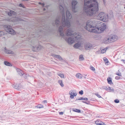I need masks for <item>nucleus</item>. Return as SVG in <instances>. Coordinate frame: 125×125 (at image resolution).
Wrapping results in <instances>:
<instances>
[{"label": "nucleus", "instance_id": "f257e3e1", "mask_svg": "<svg viewBox=\"0 0 125 125\" xmlns=\"http://www.w3.org/2000/svg\"><path fill=\"white\" fill-rule=\"evenodd\" d=\"M98 10V3L95 0H84L83 10L88 16L95 14Z\"/></svg>", "mask_w": 125, "mask_h": 125}, {"label": "nucleus", "instance_id": "f03ea898", "mask_svg": "<svg viewBox=\"0 0 125 125\" xmlns=\"http://www.w3.org/2000/svg\"><path fill=\"white\" fill-rule=\"evenodd\" d=\"M58 31L60 33V36H62L63 38L65 39V41L68 42L69 44H72L75 41H76L80 39L81 38V36L76 32L73 33V31L72 30L69 28L66 31L65 34L67 36H69L72 35L73 36V38L71 37H69L68 38H65V36L63 32V28L61 26H60L58 29Z\"/></svg>", "mask_w": 125, "mask_h": 125}, {"label": "nucleus", "instance_id": "7ed1b4c3", "mask_svg": "<svg viewBox=\"0 0 125 125\" xmlns=\"http://www.w3.org/2000/svg\"><path fill=\"white\" fill-rule=\"evenodd\" d=\"M59 8L60 11L62 14V25L63 27L66 26L68 28L70 27V26L69 19H70L72 17L71 14L68 10L66 11V18L65 20L64 10L63 7L61 5H60L59 6Z\"/></svg>", "mask_w": 125, "mask_h": 125}, {"label": "nucleus", "instance_id": "20e7f679", "mask_svg": "<svg viewBox=\"0 0 125 125\" xmlns=\"http://www.w3.org/2000/svg\"><path fill=\"white\" fill-rule=\"evenodd\" d=\"M97 24L94 20L88 21L85 28L90 32L99 33L102 32V28L100 29L95 26Z\"/></svg>", "mask_w": 125, "mask_h": 125}, {"label": "nucleus", "instance_id": "39448f33", "mask_svg": "<svg viewBox=\"0 0 125 125\" xmlns=\"http://www.w3.org/2000/svg\"><path fill=\"white\" fill-rule=\"evenodd\" d=\"M4 27L6 31L8 33L14 34L15 33V31L12 28L10 25H5Z\"/></svg>", "mask_w": 125, "mask_h": 125}, {"label": "nucleus", "instance_id": "423d86ee", "mask_svg": "<svg viewBox=\"0 0 125 125\" xmlns=\"http://www.w3.org/2000/svg\"><path fill=\"white\" fill-rule=\"evenodd\" d=\"M77 3V1L76 0L73 1L72 3V11L74 12H77L78 10L76 5Z\"/></svg>", "mask_w": 125, "mask_h": 125}, {"label": "nucleus", "instance_id": "0eeeda50", "mask_svg": "<svg viewBox=\"0 0 125 125\" xmlns=\"http://www.w3.org/2000/svg\"><path fill=\"white\" fill-rule=\"evenodd\" d=\"M102 41L105 44H108L112 43L109 35L106 36L104 38Z\"/></svg>", "mask_w": 125, "mask_h": 125}, {"label": "nucleus", "instance_id": "6e6552de", "mask_svg": "<svg viewBox=\"0 0 125 125\" xmlns=\"http://www.w3.org/2000/svg\"><path fill=\"white\" fill-rule=\"evenodd\" d=\"M111 18L108 17V15L102 12V21L104 22H107L109 18Z\"/></svg>", "mask_w": 125, "mask_h": 125}, {"label": "nucleus", "instance_id": "1a4fd4ad", "mask_svg": "<svg viewBox=\"0 0 125 125\" xmlns=\"http://www.w3.org/2000/svg\"><path fill=\"white\" fill-rule=\"evenodd\" d=\"M112 43L115 42L117 39V36L115 34H111L109 35Z\"/></svg>", "mask_w": 125, "mask_h": 125}, {"label": "nucleus", "instance_id": "9d476101", "mask_svg": "<svg viewBox=\"0 0 125 125\" xmlns=\"http://www.w3.org/2000/svg\"><path fill=\"white\" fill-rule=\"evenodd\" d=\"M42 48V47L40 45L33 46L32 48V50L34 52H37L40 50Z\"/></svg>", "mask_w": 125, "mask_h": 125}, {"label": "nucleus", "instance_id": "9b49d317", "mask_svg": "<svg viewBox=\"0 0 125 125\" xmlns=\"http://www.w3.org/2000/svg\"><path fill=\"white\" fill-rule=\"evenodd\" d=\"M84 46L86 50H89L92 47V45L91 44L88 43L85 44Z\"/></svg>", "mask_w": 125, "mask_h": 125}, {"label": "nucleus", "instance_id": "f8f14e48", "mask_svg": "<svg viewBox=\"0 0 125 125\" xmlns=\"http://www.w3.org/2000/svg\"><path fill=\"white\" fill-rule=\"evenodd\" d=\"M69 94L70 95V98L72 99L73 98L74 96H76L77 94L74 93L73 90L70 91L69 93Z\"/></svg>", "mask_w": 125, "mask_h": 125}, {"label": "nucleus", "instance_id": "ddd939ff", "mask_svg": "<svg viewBox=\"0 0 125 125\" xmlns=\"http://www.w3.org/2000/svg\"><path fill=\"white\" fill-rule=\"evenodd\" d=\"M61 18V16H59L58 18L56 19L55 21V23L56 25L57 26H59L60 24V20Z\"/></svg>", "mask_w": 125, "mask_h": 125}, {"label": "nucleus", "instance_id": "4468645a", "mask_svg": "<svg viewBox=\"0 0 125 125\" xmlns=\"http://www.w3.org/2000/svg\"><path fill=\"white\" fill-rule=\"evenodd\" d=\"M17 72L18 74L21 76H22L24 74L23 72L20 69L17 68L16 69Z\"/></svg>", "mask_w": 125, "mask_h": 125}, {"label": "nucleus", "instance_id": "2eb2a0df", "mask_svg": "<svg viewBox=\"0 0 125 125\" xmlns=\"http://www.w3.org/2000/svg\"><path fill=\"white\" fill-rule=\"evenodd\" d=\"M107 30H108L107 27L105 24L104 23L102 24V32L105 30L106 31Z\"/></svg>", "mask_w": 125, "mask_h": 125}, {"label": "nucleus", "instance_id": "dca6fc26", "mask_svg": "<svg viewBox=\"0 0 125 125\" xmlns=\"http://www.w3.org/2000/svg\"><path fill=\"white\" fill-rule=\"evenodd\" d=\"M6 48H5L4 51L6 53L8 54H13L14 53L13 52V51L10 50L6 49Z\"/></svg>", "mask_w": 125, "mask_h": 125}, {"label": "nucleus", "instance_id": "f3484780", "mask_svg": "<svg viewBox=\"0 0 125 125\" xmlns=\"http://www.w3.org/2000/svg\"><path fill=\"white\" fill-rule=\"evenodd\" d=\"M13 86L15 89L18 90H19L21 87V86L17 84H14L13 85Z\"/></svg>", "mask_w": 125, "mask_h": 125}, {"label": "nucleus", "instance_id": "a211bd4d", "mask_svg": "<svg viewBox=\"0 0 125 125\" xmlns=\"http://www.w3.org/2000/svg\"><path fill=\"white\" fill-rule=\"evenodd\" d=\"M53 56L55 58H57L60 60H62V58L60 55H58L53 54Z\"/></svg>", "mask_w": 125, "mask_h": 125}, {"label": "nucleus", "instance_id": "6ab92c4d", "mask_svg": "<svg viewBox=\"0 0 125 125\" xmlns=\"http://www.w3.org/2000/svg\"><path fill=\"white\" fill-rule=\"evenodd\" d=\"M103 60L104 62H105V64L106 65H108V63H109V61L107 58L105 57H104L103 58Z\"/></svg>", "mask_w": 125, "mask_h": 125}, {"label": "nucleus", "instance_id": "aec40b11", "mask_svg": "<svg viewBox=\"0 0 125 125\" xmlns=\"http://www.w3.org/2000/svg\"><path fill=\"white\" fill-rule=\"evenodd\" d=\"M107 81L108 83L111 84H113V83L112 80V79L111 78L108 77L107 79Z\"/></svg>", "mask_w": 125, "mask_h": 125}, {"label": "nucleus", "instance_id": "412c9836", "mask_svg": "<svg viewBox=\"0 0 125 125\" xmlns=\"http://www.w3.org/2000/svg\"><path fill=\"white\" fill-rule=\"evenodd\" d=\"M4 63L5 65L7 66H12L11 64L7 61H5L4 62Z\"/></svg>", "mask_w": 125, "mask_h": 125}, {"label": "nucleus", "instance_id": "4be33fe9", "mask_svg": "<svg viewBox=\"0 0 125 125\" xmlns=\"http://www.w3.org/2000/svg\"><path fill=\"white\" fill-rule=\"evenodd\" d=\"M76 76L77 77L80 79L82 78L83 77L82 75L79 73L76 74Z\"/></svg>", "mask_w": 125, "mask_h": 125}, {"label": "nucleus", "instance_id": "5701e85b", "mask_svg": "<svg viewBox=\"0 0 125 125\" xmlns=\"http://www.w3.org/2000/svg\"><path fill=\"white\" fill-rule=\"evenodd\" d=\"M95 123L97 125H101V122L99 119L95 121Z\"/></svg>", "mask_w": 125, "mask_h": 125}, {"label": "nucleus", "instance_id": "b1692460", "mask_svg": "<svg viewBox=\"0 0 125 125\" xmlns=\"http://www.w3.org/2000/svg\"><path fill=\"white\" fill-rule=\"evenodd\" d=\"M107 92H114V89L113 88H112L110 87L109 86L108 87V90L107 91Z\"/></svg>", "mask_w": 125, "mask_h": 125}, {"label": "nucleus", "instance_id": "393cba45", "mask_svg": "<svg viewBox=\"0 0 125 125\" xmlns=\"http://www.w3.org/2000/svg\"><path fill=\"white\" fill-rule=\"evenodd\" d=\"M58 83L62 87H63L64 86V85L62 83V81L61 80H60L58 81Z\"/></svg>", "mask_w": 125, "mask_h": 125}, {"label": "nucleus", "instance_id": "a878e982", "mask_svg": "<svg viewBox=\"0 0 125 125\" xmlns=\"http://www.w3.org/2000/svg\"><path fill=\"white\" fill-rule=\"evenodd\" d=\"M79 58L80 60H84V58L82 54L80 55L79 56Z\"/></svg>", "mask_w": 125, "mask_h": 125}, {"label": "nucleus", "instance_id": "bb28decb", "mask_svg": "<svg viewBox=\"0 0 125 125\" xmlns=\"http://www.w3.org/2000/svg\"><path fill=\"white\" fill-rule=\"evenodd\" d=\"M107 49V47H106L103 49H102V53H105Z\"/></svg>", "mask_w": 125, "mask_h": 125}, {"label": "nucleus", "instance_id": "cd10ccee", "mask_svg": "<svg viewBox=\"0 0 125 125\" xmlns=\"http://www.w3.org/2000/svg\"><path fill=\"white\" fill-rule=\"evenodd\" d=\"M73 111L78 113H79L81 112V110H80L77 109H73Z\"/></svg>", "mask_w": 125, "mask_h": 125}, {"label": "nucleus", "instance_id": "c85d7f7f", "mask_svg": "<svg viewBox=\"0 0 125 125\" xmlns=\"http://www.w3.org/2000/svg\"><path fill=\"white\" fill-rule=\"evenodd\" d=\"M73 47L74 48H77L79 47V45L78 43H76L74 45Z\"/></svg>", "mask_w": 125, "mask_h": 125}, {"label": "nucleus", "instance_id": "c756f323", "mask_svg": "<svg viewBox=\"0 0 125 125\" xmlns=\"http://www.w3.org/2000/svg\"><path fill=\"white\" fill-rule=\"evenodd\" d=\"M37 108H42L43 107V106L41 104H38L37 106H36Z\"/></svg>", "mask_w": 125, "mask_h": 125}, {"label": "nucleus", "instance_id": "7c9ffc66", "mask_svg": "<svg viewBox=\"0 0 125 125\" xmlns=\"http://www.w3.org/2000/svg\"><path fill=\"white\" fill-rule=\"evenodd\" d=\"M58 75L61 78H64V76L63 74L62 73H60L58 74Z\"/></svg>", "mask_w": 125, "mask_h": 125}, {"label": "nucleus", "instance_id": "2f4dec72", "mask_svg": "<svg viewBox=\"0 0 125 125\" xmlns=\"http://www.w3.org/2000/svg\"><path fill=\"white\" fill-rule=\"evenodd\" d=\"M103 88L105 89L106 91H107V90H108V87H107V86H103Z\"/></svg>", "mask_w": 125, "mask_h": 125}, {"label": "nucleus", "instance_id": "473e14b6", "mask_svg": "<svg viewBox=\"0 0 125 125\" xmlns=\"http://www.w3.org/2000/svg\"><path fill=\"white\" fill-rule=\"evenodd\" d=\"M19 7H22L23 8H24L25 7L24 5L22 3H20L19 4Z\"/></svg>", "mask_w": 125, "mask_h": 125}, {"label": "nucleus", "instance_id": "72a5a7b5", "mask_svg": "<svg viewBox=\"0 0 125 125\" xmlns=\"http://www.w3.org/2000/svg\"><path fill=\"white\" fill-rule=\"evenodd\" d=\"M83 103H85L87 104H89L90 103V102L89 101H87V102H86L84 101H82Z\"/></svg>", "mask_w": 125, "mask_h": 125}, {"label": "nucleus", "instance_id": "f704fd0d", "mask_svg": "<svg viewBox=\"0 0 125 125\" xmlns=\"http://www.w3.org/2000/svg\"><path fill=\"white\" fill-rule=\"evenodd\" d=\"M10 12H11V14L12 15L15 14V11L11 10H10Z\"/></svg>", "mask_w": 125, "mask_h": 125}, {"label": "nucleus", "instance_id": "c9c22d12", "mask_svg": "<svg viewBox=\"0 0 125 125\" xmlns=\"http://www.w3.org/2000/svg\"><path fill=\"white\" fill-rule=\"evenodd\" d=\"M95 94L96 95L97 97H98V98H101V96H100L99 94H98L97 93Z\"/></svg>", "mask_w": 125, "mask_h": 125}, {"label": "nucleus", "instance_id": "e433bc0d", "mask_svg": "<svg viewBox=\"0 0 125 125\" xmlns=\"http://www.w3.org/2000/svg\"><path fill=\"white\" fill-rule=\"evenodd\" d=\"M90 69L91 70H92L93 71H94L95 70V68L92 66H90Z\"/></svg>", "mask_w": 125, "mask_h": 125}, {"label": "nucleus", "instance_id": "4c0bfd02", "mask_svg": "<svg viewBox=\"0 0 125 125\" xmlns=\"http://www.w3.org/2000/svg\"><path fill=\"white\" fill-rule=\"evenodd\" d=\"M39 4H40V5H42V7H44V5H45V4H44V3H42L41 2H39Z\"/></svg>", "mask_w": 125, "mask_h": 125}, {"label": "nucleus", "instance_id": "58836bf2", "mask_svg": "<svg viewBox=\"0 0 125 125\" xmlns=\"http://www.w3.org/2000/svg\"><path fill=\"white\" fill-rule=\"evenodd\" d=\"M114 102L115 103H118L119 102V100H118V99H116L114 100Z\"/></svg>", "mask_w": 125, "mask_h": 125}, {"label": "nucleus", "instance_id": "ea45409f", "mask_svg": "<svg viewBox=\"0 0 125 125\" xmlns=\"http://www.w3.org/2000/svg\"><path fill=\"white\" fill-rule=\"evenodd\" d=\"M79 93L80 94H83V91L82 90H81L79 92Z\"/></svg>", "mask_w": 125, "mask_h": 125}, {"label": "nucleus", "instance_id": "a19ab883", "mask_svg": "<svg viewBox=\"0 0 125 125\" xmlns=\"http://www.w3.org/2000/svg\"><path fill=\"white\" fill-rule=\"evenodd\" d=\"M83 98L82 97H80L79 99H77L75 101H77L78 100H83Z\"/></svg>", "mask_w": 125, "mask_h": 125}, {"label": "nucleus", "instance_id": "79ce46f5", "mask_svg": "<svg viewBox=\"0 0 125 125\" xmlns=\"http://www.w3.org/2000/svg\"><path fill=\"white\" fill-rule=\"evenodd\" d=\"M4 34L3 32L2 31H0V36H2Z\"/></svg>", "mask_w": 125, "mask_h": 125}, {"label": "nucleus", "instance_id": "37998d69", "mask_svg": "<svg viewBox=\"0 0 125 125\" xmlns=\"http://www.w3.org/2000/svg\"><path fill=\"white\" fill-rule=\"evenodd\" d=\"M116 74L119 76H122L121 74L120 73H116Z\"/></svg>", "mask_w": 125, "mask_h": 125}, {"label": "nucleus", "instance_id": "c03bdc74", "mask_svg": "<svg viewBox=\"0 0 125 125\" xmlns=\"http://www.w3.org/2000/svg\"><path fill=\"white\" fill-rule=\"evenodd\" d=\"M115 78L116 79L118 80L120 78L118 76H116L115 77Z\"/></svg>", "mask_w": 125, "mask_h": 125}, {"label": "nucleus", "instance_id": "a18cd8bd", "mask_svg": "<svg viewBox=\"0 0 125 125\" xmlns=\"http://www.w3.org/2000/svg\"><path fill=\"white\" fill-rule=\"evenodd\" d=\"M8 14L9 16H11L12 15L11 14V12L10 11L9 12H8Z\"/></svg>", "mask_w": 125, "mask_h": 125}, {"label": "nucleus", "instance_id": "49530a36", "mask_svg": "<svg viewBox=\"0 0 125 125\" xmlns=\"http://www.w3.org/2000/svg\"><path fill=\"white\" fill-rule=\"evenodd\" d=\"M42 102L43 103H47V102L46 100H44Z\"/></svg>", "mask_w": 125, "mask_h": 125}, {"label": "nucleus", "instance_id": "de8ad7c7", "mask_svg": "<svg viewBox=\"0 0 125 125\" xmlns=\"http://www.w3.org/2000/svg\"><path fill=\"white\" fill-rule=\"evenodd\" d=\"M59 114L60 115H62L63 114V112H59Z\"/></svg>", "mask_w": 125, "mask_h": 125}, {"label": "nucleus", "instance_id": "09e8293b", "mask_svg": "<svg viewBox=\"0 0 125 125\" xmlns=\"http://www.w3.org/2000/svg\"><path fill=\"white\" fill-rule=\"evenodd\" d=\"M103 1L104 3V5H106V2L105 0H103Z\"/></svg>", "mask_w": 125, "mask_h": 125}, {"label": "nucleus", "instance_id": "8fccbe9b", "mask_svg": "<svg viewBox=\"0 0 125 125\" xmlns=\"http://www.w3.org/2000/svg\"><path fill=\"white\" fill-rule=\"evenodd\" d=\"M121 61L123 62L125 64V60H124L123 59H122Z\"/></svg>", "mask_w": 125, "mask_h": 125}, {"label": "nucleus", "instance_id": "3c124183", "mask_svg": "<svg viewBox=\"0 0 125 125\" xmlns=\"http://www.w3.org/2000/svg\"><path fill=\"white\" fill-rule=\"evenodd\" d=\"M106 125L104 123V122H102V125Z\"/></svg>", "mask_w": 125, "mask_h": 125}, {"label": "nucleus", "instance_id": "603ef678", "mask_svg": "<svg viewBox=\"0 0 125 125\" xmlns=\"http://www.w3.org/2000/svg\"><path fill=\"white\" fill-rule=\"evenodd\" d=\"M22 1H29V0H21Z\"/></svg>", "mask_w": 125, "mask_h": 125}, {"label": "nucleus", "instance_id": "864d4df0", "mask_svg": "<svg viewBox=\"0 0 125 125\" xmlns=\"http://www.w3.org/2000/svg\"><path fill=\"white\" fill-rule=\"evenodd\" d=\"M88 100V99L87 98H85V100L87 101Z\"/></svg>", "mask_w": 125, "mask_h": 125}, {"label": "nucleus", "instance_id": "5fc2aeb1", "mask_svg": "<svg viewBox=\"0 0 125 125\" xmlns=\"http://www.w3.org/2000/svg\"><path fill=\"white\" fill-rule=\"evenodd\" d=\"M42 31H43V30H39V32H41Z\"/></svg>", "mask_w": 125, "mask_h": 125}, {"label": "nucleus", "instance_id": "6e6d98bb", "mask_svg": "<svg viewBox=\"0 0 125 125\" xmlns=\"http://www.w3.org/2000/svg\"><path fill=\"white\" fill-rule=\"evenodd\" d=\"M46 10V9H45V8H44L43 9V10L44 11H45Z\"/></svg>", "mask_w": 125, "mask_h": 125}, {"label": "nucleus", "instance_id": "4d7b16f0", "mask_svg": "<svg viewBox=\"0 0 125 125\" xmlns=\"http://www.w3.org/2000/svg\"><path fill=\"white\" fill-rule=\"evenodd\" d=\"M83 100H85V98H83Z\"/></svg>", "mask_w": 125, "mask_h": 125}, {"label": "nucleus", "instance_id": "13d9d810", "mask_svg": "<svg viewBox=\"0 0 125 125\" xmlns=\"http://www.w3.org/2000/svg\"><path fill=\"white\" fill-rule=\"evenodd\" d=\"M113 15L112 14H111V17H113Z\"/></svg>", "mask_w": 125, "mask_h": 125}, {"label": "nucleus", "instance_id": "bf43d9fd", "mask_svg": "<svg viewBox=\"0 0 125 125\" xmlns=\"http://www.w3.org/2000/svg\"><path fill=\"white\" fill-rule=\"evenodd\" d=\"M101 50V52L102 53V50H101V48L100 49Z\"/></svg>", "mask_w": 125, "mask_h": 125}, {"label": "nucleus", "instance_id": "052dcab7", "mask_svg": "<svg viewBox=\"0 0 125 125\" xmlns=\"http://www.w3.org/2000/svg\"><path fill=\"white\" fill-rule=\"evenodd\" d=\"M84 78H86V77L85 76H84Z\"/></svg>", "mask_w": 125, "mask_h": 125}, {"label": "nucleus", "instance_id": "680f3d73", "mask_svg": "<svg viewBox=\"0 0 125 125\" xmlns=\"http://www.w3.org/2000/svg\"><path fill=\"white\" fill-rule=\"evenodd\" d=\"M100 20L101 21H102V19H101Z\"/></svg>", "mask_w": 125, "mask_h": 125}, {"label": "nucleus", "instance_id": "e2e57ef3", "mask_svg": "<svg viewBox=\"0 0 125 125\" xmlns=\"http://www.w3.org/2000/svg\"><path fill=\"white\" fill-rule=\"evenodd\" d=\"M100 17V18H102V17Z\"/></svg>", "mask_w": 125, "mask_h": 125}, {"label": "nucleus", "instance_id": "0e129e2a", "mask_svg": "<svg viewBox=\"0 0 125 125\" xmlns=\"http://www.w3.org/2000/svg\"><path fill=\"white\" fill-rule=\"evenodd\" d=\"M100 14H101V13H99V15H100Z\"/></svg>", "mask_w": 125, "mask_h": 125}, {"label": "nucleus", "instance_id": "69168bd1", "mask_svg": "<svg viewBox=\"0 0 125 125\" xmlns=\"http://www.w3.org/2000/svg\"><path fill=\"white\" fill-rule=\"evenodd\" d=\"M124 8L125 9V6L124 7Z\"/></svg>", "mask_w": 125, "mask_h": 125}]
</instances>
